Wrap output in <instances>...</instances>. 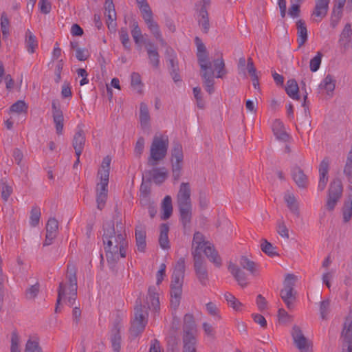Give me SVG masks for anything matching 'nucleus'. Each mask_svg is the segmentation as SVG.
<instances>
[{"label": "nucleus", "instance_id": "f257e3e1", "mask_svg": "<svg viewBox=\"0 0 352 352\" xmlns=\"http://www.w3.org/2000/svg\"><path fill=\"white\" fill-rule=\"evenodd\" d=\"M197 56L201 68V77L204 81L206 90L211 94L214 91V76L223 78L226 74L225 63L222 55H219L212 63L210 61L206 47L199 38H196Z\"/></svg>", "mask_w": 352, "mask_h": 352}, {"label": "nucleus", "instance_id": "f03ea898", "mask_svg": "<svg viewBox=\"0 0 352 352\" xmlns=\"http://www.w3.org/2000/svg\"><path fill=\"white\" fill-rule=\"evenodd\" d=\"M102 240L109 265L113 266L120 258L126 257L128 245L126 234L121 230L116 232L113 223H109L104 226Z\"/></svg>", "mask_w": 352, "mask_h": 352}, {"label": "nucleus", "instance_id": "7ed1b4c3", "mask_svg": "<svg viewBox=\"0 0 352 352\" xmlns=\"http://www.w3.org/2000/svg\"><path fill=\"white\" fill-rule=\"evenodd\" d=\"M192 248L194 249L195 270L197 276L200 281L204 282L207 279V272L205 265L199 257L200 254L204 252L208 259L217 267L221 265V260L211 243L206 241L204 235L200 232H196L194 234Z\"/></svg>", "mask_w": 352, "mask_h": 352}, {"label": "nucleus", "instance_id": "20e7f679", "mask_svg": "<svg viewBox=\"0 0 352 352\" xmlns=\"http://www.w3.org/2000/svg\"><path fill=\"white\" fill-rule=\"evenodd\" d=\"M76 268L74 265H68L66 280L59 285L57 304L62 307L79 308L76 302L77 296Z\"/></svg>", "mask_w": 352, "mask_h": 352}, {"label": "nucleus", "instance_id": "39448f33", "mask_svg": "<svg viewBox=\"0 0 352 352\" xmlns=\"http://www.w3.org/2000/svg\"><path fill=\"white\" fill-rule=\"evenodd\" d=\"M111 161V160L109 156L105 157L98 172V179L99 181L96 184V191L97 207L100 210L103 208L107 199Z\"/></svg>", "mask_w": 352, "mask_h": 352}, {"label": "nucleus", "instance_id": "423d86ee", "mask_svg": "<svg viewBox=\"0 0 352 352\" xmlns=\"http://www.w3.org/2000/svg\"><path fill=\"white\" fill-rule=\"evenodd\" d=\"M184 270V261L180 259L174 267L170 283V304L173 308L179 305L182 294Z\"/></svg>", "mask_w": 352, "mask_h": 352}, {"label": "nucleus", "instance_id": "0eeeda50", "mask_svg": "<svg viewBox=\"0 0 352 352\" xmlns=\"http://www.w3.org/2000/svg\"><path fill=\"white\" fill-rule=\"evenodd\" d=\"M190 187L188 183L181 184L177 195V201L179 206L180 218L184 226H186L191 219L192 204L190 200Z\"/></svg>", "mask_w": 352, "mask_h": 352}, {"label": "nucleus", "instance_id": "6e6552de", "mask_svg": "<svg viewBox=\"0 0 352 352\" xmlns=\"http://www.w3.org/2000/svg\"><path fill=\"white\" fill-rule=\"evenodd\" d=\"M135 1L148 29L157 41L163 43L164 40L159 25L153 19V12L148 3L146 0H135Z\"/></svg>", "mask_w": 352, "mask_h": 352}, {"label": "nucleus", "instance_id": "1a4fd4ad", "mask_svg": "<svg viewBox=\"0 0 352 352\" xmlns=\"http://www.w3.org/2000/svg\"><path fill=\"white\" fill-rule=\"evenodd\" d=\"M168 146V138L165 135H156L154 136L151 148L148 163L153 166L157 162L164 158Z\"/></svg>", "mask_w": 352, "mask_h": 352}, {"label": "nucleus", "instance_id": "9d476101", "mask_svg": "<svg viewBox=\"0 0 352 352\" xmlns=\"http://www.w3.org/2000/svg\"><path fill=\"white\" fill-rule=\"evenodd\" d=\"M296 281V277L294 275L288 274L285 276L280 296L287 307L293 305L296 300V293L294 290Z\"/></svg>", "mask_w": 352, "mask_h": 352}, {"label": "nucleus", "instance_id": "9b49d317", "mask_svg": "<svg viewBox=\"0 0 352 352\" xmlns=\"http://www.w3.org/2000/svg\"><path fill=\"white\" fill-rule=\"evenodd\" d=\"M147 321V314L144 313L143 309H136L129 328V333L132 339L136 338L143 333Z\"/></svg>", "mask_w": 352, "mask_h": 352}, {"label": "nucleus", "instance_id": "f8f14e48", "mask_svg": "<svg viewBox=\"0 0 352 352\" xmlns=\"http://www.w3.org/2000/svg\"><path fill=\"white\" fill-rule=\"evenodd\" d=\"M183 159L182 146L180 144H175L171 151L170 159L173 176L175 180H177L181 176Z\"/></svg>", "mask_w": 352, "mask_h": 352}, {"label": "nucleus", "instance_id": "ddd939ff", "mask_svg": "<svg viewBox=\"0 0 352 352\" xmlns=\"http://www.w3.org/2000/svg\"><path fill=\"white\" fill-rule=\"evenodd\" d=\"M183 340H197V324L192 314H186L184 317Z\"/></svg>", "mask_w": 352, "mask_h": 352}, {"label": "nucleus", "instance_id": "4468645a", "mask_svg": "<svg viewBox=\"0 0 352 352\" xmlns=\"http://www.w3.org/2000/svg\"><path fill=\"white\" fill-rule=\"evenodd\" d=\"M291 335L296 347L300 352H307L310 343L308 339L304 336L302 329L297 325H294Z\"/></svg>", "mask_w": 352, "mask_h": 352}, {"label": "nucleus", "instance_id": "2eb2a0df", "mask_svg": "<svg viewBox=\"0 0 352 352\" xmlns=\"http://www.w3.org/2000/svg\"><path fill=\"white\" fill-rule=\"evenodd\" d=\"M341 338L343 340L342 347H346L349 352L352 350V317L349 315L345 318L343 328L341 332Z\"/></svg>", "mask_w": 352, "mask_h": 352}, {"label": "nucleus", "instance_id": "dca6fc26", "mask_svg": "<svg viewBox=\"0 0 352 352\" xmlns=\"http://www.w3.org/2000/svg\"><path fill=\"white\" fill-rule=\"evenodd\" d=\"M329 168V160L327 158H324L320 162L318 168L319 172V181L318 185V190L322 191L326 188L327 184L329 180L328 172Z\"/></svg>", "mask_w": 352, "mask_h": 352}, {"label": "nucleus", "instance_id": "f3484780", "mask_svg": "<svg viewBox=\"0 0 352 352\" xmlns=\"http://www.w3.org/2000/svg\"><path fill=\"white\" fill-rule=\"evenodd\" d=\"M338 43L344 50L352 49V28L350 23L344 25L339 36Z\"/></svg>", "mask_w": 352, "mask_h": 352}, {"label": "nucleus", "instance_id": "a211bd4d", "mask_svg": "<svg viewBox=\"0 0 352 352\" xmlns=\"http://www.w3.org/2000/svg\"><path fill=\"white\" fill-rule=\"evenodd\" d=\"M104 14L107 17V24L109 30H114L116 27V12L113 0H106Z\"/></svg>", "mask_w": 352, "mask_h": 352}, {"label": "nucleus", "instance_id": "6ab92c4d", "mask_svg": "<svg viewBox=\"0 0 352 352\" xmlns=\"http://www.w3.org/2000/svg\"><path fill=\"white\" fill-rule=\"evenodd\" d=\"M271 128L277 140L284 142L289 140V136L281 120L279 119H274L271 124Z\"/></svg>", "mask_w": 352, "mask_h": 352}, {"label": "nucleus", "instance_id": "aec40b11", "mask_svg": "<svg viewBox=\"0 0 352 352\" xmlns=\"http://www.w3.org/2000/svg\"><path fill=\"white\" fill-rule=\"evenodd\" d=\"M329 1L330 0H316V7L312 13L314 21L319 22L326 16Z\"/></svg>", "mask_w": 352, "mask_h": 352}, {"label": "nucleus", "instance_id": "412c9836", "mask_svg": "<svg viewBox=\"0 0 352 352\" xmlns=\"http://www.w3.org/2000/svg\"><path fill=\"white\" fill-rule=\"evenodd\" d=\"M28 105L23 100H18L10 107L9 114L11 118H21L25 119L28 112Z\"/></svg>", "mask_w": 352, "mask_h": 352}, {"label": "nucleus", "instance_id": "4be33fe9", "mask_svg": "<svg viewBox=\"0 0 352 352\" xmlns=\"http://www.w3.org/2000/svg\"><path fill=\"white\" fill-rule=\"evenodd\" d=\"M58 221L54 218H50L46 225V236L44 245H49L56 238L58 232Z\"/></svg>", "mask_w": 352, "mask_h": 352}, {"label": "nucleus", "instance_id": "5701e85b", "mask_svg": "<svg viewBox=\"0 0 352 352\" xmlns=\"http://www.w3.org/2000/svg\"><path fill=\"white\" fill-rule=\"evenodd\" d=\"M345 6V10L348 12L352 10V0H334L332 11L333 16L339 20L342 14V10Z\"/></svg>", "mask_w": 352, "mask_h": 352}, {"label": "nucleus", "instance_id": "b1692460", "mask_svg": "<svg viewBox=\"0 0 352 352\" xmlns=\"http://www.w3.org/2000/svg\"><path fill=\"white\" fill-rule=\"evenodd\" d=\"M85 144V135L83 131L80 129H78L76 132L74 140H73V146L75 150L76 155L78 157V160L80 158V156L84 148V146Z\"/></svg>", "mask_w": 352, "mask_h": 352}, {"label": "nucleus", "instance_id": "393cba45", "mask_svg": "<svg viewBox=\"0 0 352 352\" xmlns=\"http://www.w3.org/2000/svg\"><path fill=\"white\" fill-rule=\"evenodd\" d=\"M160 294L157 292L156 287H150L146 299V306L147 308H160Z\"/></svg>", "mask_w": 352, "mask_h": 352}, {"label": "nucleus", "instance_id": "a878e982", "mask_svg": "<svg viewBox=\"0 0 352 352\" xmlns=\"http://www.w3.org/2000/svg\"><path fill=\"white\" fill-rule=\"evenodd\" d=\"M52 113L56 133L58 135L62 134L64 122L63 114L62 111L56 106L54 102L52 104Z\"/></svg>", "mask_w": 352, "mask_h": 352}, {"label": "nucleus", "instance_id": "bb28decb", "mask_svg": "<svg viewBox=\"0 0 352 352\" xmlns=\"http://www.w3.org/2000/svg\"><path fill=\"white\" fill-rule=\"evenodd\" d=\"M292 177L299 188H305L308 184V178L304 171L298 166L292 169Z\"/></svg>", "mask_w": 352, "mask_h": 352}, {"label": "nucleus", "instance_id": "cd10ccee", "mask_svg": "<svg viewBox=\"0 0 352 352\" xmlns=\"http://www.w3.org/2000/svg\"><path fill=\"white\" fill-rule=\"evenodd\" d=\"M336 80L333 77L327 74L319 85L320 91H324L327 95H331L335 89Z\"/></svg>", "mask_w": 352, "mask_h": 352}, {"label": "nucleus", "instance_id": "c85d7f7f", "mask_svg": "<svg viewBox=\"0 0 352 352\" xmlns=\"http://www.w3.org/2000/svg\"><path fill=\"white\" fill-rule=\"evenodd\" d=\"M228 270L241 287H245L247 285L246 275L237 265L230 264Z\"/></svg>", "mask_w": 352, "mask_h": 352}, {"label": "nucleus", "instance_id": "c756f323", "mask_svg": "<svg viewBox=\"0 0 352 352\" xmlns=\"http://www.w3.org/2000/svg\"><path fill=\"white\" fill-rule=\"evenodd\" d=\"M140 122L142 129L150 127L151 117L148 106L145 103H141L140 106Z\"/></svg>", "mask_w": 352, "mask_h": 352}, {"label": "nucleus", "instance_id": "7c9ffc66", "mask_svg": "<svg viewBox=\"0 0 352 352\" xmlns=\"http://www.w3.org/2000/svg\"><path fill=\"white\" fill-rule=\"evenodd\" d=\"M297 41L299 46L303 45L307 40V30L305 23L300 19L296 22Z\"/></svg>", "mask_w": 352, "mask_h": 352}, {"label": "nucleus", "instance_id": "2f4dec72", "mask_svg": "<svg viewBox=\"0 0 352 352\" xmlns=\"http://www.w3.org/2000/svg\"><path fill=\"white\" fill-rule=\"evenodd\" d=\"M298 85L296 80L289 79L287 81L285 91L287 94L293 100H299Z\"/></svg>", "mask_w": 352, "mask_h": 352}, {"label": "nucleus", "instance_id": "473e14b6", "mask_svg": "<svg viewBox=\"0 0 352 352\" xmlns=\"http://www.w3.org/2000/svg\"><path fill=\"white\" fill-rule=\"evenodd\" d=\"M131 86L138 94L143 93L144 85L142 82V77L138 72H132L131 74Z\"/></svg>", "mask_w": 352, "mask_h": 352}, {"label": "nucleus", "instance_id": "72a5a7b5", "mask_svg": "<svg viewBox=\"0 0 352 352\" xmlns=\"http://www.w3.org/2000/svg\"><path fill=\"white\" fill-rule=\"evenodd\" d=\"M168 172L164 167L155 168L152 170V178L155 184L163 183L168 177Z\"/></svg>", "mask_w": 352, "mask_h": 352}, {"label": "nucleus", "instance_id": "f704fd0d", "mask_svg": "<svg viewBox=\"0 0 352 352\" xmlns=\"http://www.w3.org/2000/svg\"><path fill=\"white\" fill-rule=\"evenodd\" d=\"M240 265L248 270L252 275L256 276L258 274V265L245 256H241L239 259Z\"/></svg>", "mask_w": 352, "mask_h": 352}, {"label": "nucleus", "instance_id": "c9c22d12", "mask_svg": "<svg viewBox=\"0 0 352 352\" xmlns=\"http://www.w3.org/2000/svg\"><path fill=\"white\" fill-rule=\"evenodd\" d=\"M162 219L164 220L168 219L173 212L172 199L170 196L166 195L164 198L162 204Z\"/></svg>", "mask_w": 352, "mask_h": 352}, {"label": "nucleus", "instance_id": "e433bc0d", "mask_svg": "<svg viewBox=\"0 0 352 352\" xmlns=\"http://www.w3.org/2000/svg\"><path fill=\"white\" fill-rule=\"evenodd\" d=\"M25 45L29 53L32 54L38 47V41L32 32L28 30L25 32Z\"/></svg>", "mask_w": 352, "mask_h": 352}, {"label": "nucleus", "instance_id": "4c0bfd02", "mask_svg": "<svg viewBox=\"0 0 352 352\" xmlns=\"http://www.w3.org/2000/svg\"><path fill=\"white\" fill-rule=\"evenodd\" d=\"M168 226L166 224H162L160 227L159 243L161 248L164 250H167L170 248L168 237Z\"/></svg>", "mask_w": 352, "mask_h": 352}, {"label": "nucleus", "instance_id": "58836bf2", "mask_svg": "<svg viewBox=\"0 0 352 352\" xmlns=\"http://www.w3.org/2000/svg\"><path fill=\"white\" fill-rule=\"evenodd\" d=\"M199 25L203 29L204 32H208L210 28V23L208 19V14L205 8H202L198 15Z\"/></svg>", "mask_w": 352, "mask_h": 352}, {"label": "nucleus", "instance_id": "ea45409f", "mask_svg": "<svg viewBox=\"0 0 352 352\" xmlns=\"http://www.w3.org/2000/svg\"><path fill=\"white\" fill-rule=\"evenodd\" d=\"M122 337L120 331H111V343L114 352H120L121 349Z\"/></svg>", "mask_w": 352, "mask_h": 352}, {"label": "nucleus", "instance_id": "a19ab883", "mask_svg": "<svg viewBox=\"0 0 352 352\" xmlns=\"http://www.w3.org/2000/svg\"><path fill=\"white\" fill-rule=\"evenodd\" d=\"M135 238L138 250L144 252L146 246L145 232L144 230H136Z\"/></svg>", "mask_w": 352, "mask_h": 352}, {"label": "nucleus", "instance_id": "79ce46f5", "mask_svg": "<svg viewBox=\"0 0 352 352\" xmlns=\"http://www.w3.org/2000/svg\"><path fill=\"white\" fill-rule=\"evenodd\" d=\"M284 199L287 203V207L294 214H298V207L297 201L292 193L287 192L284 196Z\"/></svg>", "mask_w": 352, "mask_h": 352}, {"label": "nucleus", "instance_id": "37998d69", "mask_svg": "<svg viewBox=\"0 0 352 352\" xmlns=\"http://www.w3.org/2000/svg\"><path fill=\"white\" fill-rule=\"evenodd\" d=\"M342 193V182L339 179L333 180L329 187V195L340 197Z\"/></svg>", "mask_w": 352, "mask_h": 352}, {"label": "nucleus", "instance_id": "c03bdc74", "mask_svg": "<svg viewBox=\"0 0 352 352\" xmlns=\"http://www.w3.org/2000/svg\"><path fill=\"white\" fill-rule=\"evenodd\" d=\"M148 45L150 46V47H147V52L150 63L153 66L157 67L160 61L158 52L156 49L151 48L153 44L151 42H148Z\"/></svg>", "mask_w": 352, "mask_h": 352}, {"label": "nucleus", "instance_id": "a18cd8bd", "mask_svg": "<svg viewBox=\"0 0 352 352\" xmlns=\"http://www.w3.org/2000/svg\"><path fill=\"white\" fill-rule=\"evenodd\" d=\"M24 352H43V350L37 340L30 338L26 342Z\"/></svg>", "mask_w": 352, "mask_h": 352}, {"label": "nucleus", "instance_id": "49530a36", "mask_svg": "<svg viewBox=\"0 0 352 352\" xmlns=\"http://www.w3.org/2000/svg\"><path fill=\"white\" fill-rule=\"evenodd\" d=\"M322 56L323 55L321 52H318L316 55L310 60L309 68L312 72H316L319 69Z\"/></svg>", "mask_w": 352, "mask_h": 352}, {"label": "nucleus", "instance_id": "de8ad7c7", "mask_svg": "<svg viewBox=\"0 0 352 352\" xmlns=\"http://www.w3.org/2000/svg\"><path fill=\"white\" fill-rule=\"evenodd\" d=\"M131 35L136 45H140L142 42L143 35L138 23H133Z\"/></svg>", "mask_w": 352, "mask_h": 352}, {"label": "nucleus", "instance_id": "09e8293b", "mask_svg": "<svg viewBox=\"0 0 352 352\" xmlns=\"http://www.w3.org/2000/svg\"><path fill=\"white\" fill-rule=\"evenodd\" d=\"M224 298L227 302V305L232 308H238L241 306H245V305L240 302L230 293H226L224 294Z\"/></svg>", "mask_w": 352, "mask_h": 352}, {"label": "nucleus", "instance_id": "8fccbe9b", "mask_svg": "<svg viewBox=\"0 0 352 352\" xmlns=\"http://www.w3.org/2000/svg\"><path fill=\"white\" fill-rule=\"evenodd\" d=\"M278 318L280 323L287 324L292 322L293 316L286 311V309H278Z\"/></svg>", "mask_w": 352, "mask_h": 352}, {"label": "nucleus", "instance_id": "3c124183", "mask_svg": "<svg viewBox=\"0 0 352 352\" xmlns=\"http://www.w3.org/2000/svg\"><path fill=\"white\" fill-rule=\"evenodd\" d=\"M113 316V327L111 331H114L115 330L120 331V329L122 327V322L123 320V315L121 314L119 311H117Z\"/></svg>", "mask_w": 352, "mask_h": 352}, {"label": "nucleus", "instance_id": "603ef678", "mask_svg": "<svg viewBox=\"0 0 352 352\" xmlns=\"http://www.w3.org/2000/svg\"><path fill=\"white\" fill-rule=\"evenodd\" d=\"M10 352H21L19 349V337L16 331L12 333Z\"/></svg>", "mask_w": 352, "mask_h": 352}, {"label": "nucleus", "instance_id": "864d4df0", "mask_svg": "<svg viewBox=\"0 0 352 352\" xmlns=\"http://www.w3.org/2000/svg\"><path fill=\"white\" fill-rule=\"evenodd\" d=\"M41 217L40 210L37 208H34L31 210L30 218V223L32 226H36L38 224Z\"/></svg>", "mask_w": 352, "mask_h": 352}, {"label": "nucleus", "instance_id": "5fc2aeb1", "mask_svg": "<svg viewBox=\"0 0 352 352\" xmlns=\"http://www.w3.org/2000/svg\"><path fill=\"white\" fill-rule=\"evenodd\" d=\"M120 38L124 48L130 49L129 37L126 29L122 28L119 32Z\"/></svg>", "mask_w": 352, "mask_h": 352}, {"label": "nucleus", "instance_id": "6e6d98bb", "mask_svg": "<svg viewBox=\"0 0 352 352\" xmlns=\"http://www.w3.org/2000/svg\"><path fill=\"white\" fill-rule=\"evenodd\" d=\"M193 95L196 100V103L199 109H204L205 107V102L201 97V89L199 87L193 88Z\"/></svg>", "mask_w": 352, "mask_h": 352}, {"label": "nucleus", "instance_id": "4d7b16f0", "mask_svg": "<svg viewBox=\"0 0 352 352\" xmlns=\"http://www.w3.org/2000/svg\"><path fill=\"white\" fill-rule=\"evenodd\" d=\"M261 248L263 252L270 256H274L276 254L275 248L266 240L263 241L261 244Z\"/></svg>", "mask_w": 352, "mask_h": 352}, {"label": "nucleus", "instance_id": "13d9d810", "mask_svg": "<svg viewBox=\"0 0 352 352\" xmlns=\"http://www.w3.org/2000/svg\"><path fill=\"white\" fill-rule=\"evenodd\" d=\"M39 292V285L36 283L26 290L25 296L28 299H34Z\"/></svg>", "mask_w": 352, "mask_h": 352}, {"label": "nucleus", "instance_id": "bf43d9fd", "mask_svg": "<svg viewBox=\"0 0 352 352\" xmlns=\"http://www.w3.org/2000/svg\"><path fill=\"white\" fill-rule=\"evenodd\" d=\"M75 56L78 60L85 61L89 57L90 54L86 48H77Z\"/></svg>", "mask_w": 352, "mask_h": 352}, {"label": "nucleus", "instance_id": "052dcab7", "mask_svg": "<svg viewBox=\"0 0 352 352\" xmlns=\"http://www.w3.org/2000/svg\"><path fill=\"white\" fill-rule=\"evenodd\" d=\"M9 20L6 14H2L1 16V27L2 33L4 36H7L9 34Z\"/></svg>", "mask_w": 352, "mask_h": 352}, {"label": "nucleus", "instance_id": "680f3d73", "mask_svg": "<svg viewBox=\"0 0 352 352\" xmlns=\"http://www.w3.org/2000/svg\"><path fill=\"white\" fill-rule=\"evenodd\" d=\"M197 340H183V352H196Z\"/></svg>", "mask_w": 352, "mask_h": 352}, {"label": "nucleus", "instance_id": "e2e57ef3", "mask_svg": "<svg viewBox=\"0 0 352 352\" xmlns=\"http://www.w3.org/2000/svg\"><path fill=\"white\" fill-rule=\"evenodd\" d=\"M291 3L288 12L289 15L292 18L298 17L300 13V3L291 2Z\"/></svg>", "mask_w": 352, "mask_h": 352}, {"label": "nucleus", "instance_id": "0e129e2a", "mask_svg": "<svg viewBox=\"0 0 352 352\" xmlns=\"http://www.w3.org/2000/svg\"><path fill=\"white\" fill-rule=\"evenodd\" d=\"M246 69L248 74L250 75L252 78H254L255 77H258L257 74L256 69L254 65L252 59L249 58L247 61V67Z\"/></svg>", "mask_w": 352, "mask_h": 352}, {"label": "nucleus", "instance_id": "69168bd1", "mask_svg": "<svg viewBox=\"0 0 352 352\" xmlns=\"http://www.w3.org/2000/svg\"><path fill=\"white\" fill-rule=\"evenodd\" d=\"M246 69L248 74L250 75L252 78H254L255 77H258L257 74L256 69L254 65L252 59L249 58L247 61V67Z\"/></svg>", "mask_w": 352, "mask_h": 352}, {"label": "nucleus", "instance_id": "338daca9", "mask_svg": "<svg viewBox=\"0 0 352 352\" xmlns=\"http://www.w3.org/2000/svg\"><path fill=\"white\" fill-rule=\"evenodd\" d=\"M166 269V266L164 263H162L160 265L159 270L157 271V272L156 274V280H157L156 282H157V285H160L164 280V278L166 275V274H165Z\"/></svg>", "mask_w": 352, "mask_h": 352}, {"label": "nucleus", "instance_id": "774afa93", "mask_svg": "<svg viewBox=\"0 0 352 352\" xmlns=\"http://www.w3.org/2000/svg\"><path fill=\"white\" fill-rule=\"evenodd\" d=\"M340 197L328 195L326 207L329 210H333Z\"/></svg>", "mask_w": 352, "mask_h": 352}]
</instances>
